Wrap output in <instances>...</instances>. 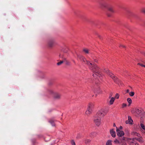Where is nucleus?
I'll return each instance as SVG.
<instances>
[{
  "mask_svg": "<svg viewBox=\"0 0 145 145\" xmlns=\"http://www.w3.org/2000/svg\"><path fill=\"white\" fill-rule=\"evenodd\" d=\"M106 145H112L111 141L108 140L106 143Z\"/></svg>",
  "mask_w": 145,
  "mask_h": 145,
  "instance_id": "obj_24",
  "label": "nucleus"
},
{
  "mask_svg": "<svg viewBox=\"0 0 145 145\" xmlns=\"http://www.w3.org/2000/svg\"><path fill=\"white\" fill-rule=\"evenodd\" d=\"M99 3L101 8H103L107 7L108 10L111 13H114L115 12L113 7H112L109 6L107 7L108 4L105 1L100 0L99 1Z\"/></svg>",
  "mask_w": 145,
  "mask_h": 145,
  "instance_id": "obj_2",
  "label": "nucleus"
},
{
  "mask_svg": "<svg viewBox=\"0 0 145 145\" xmlns=\"http://www.w3.org/2000/svg\"><path fill=\"white\" fill-rule=\"evenodd\" d=\"M127 106V105L125 103H123L122 104V107L123 108L126 107Z\"/></svg>",
  "mask_w": 145,
  "mask_h": 145,
  "instance_id": "obj_35",
  "label": "nucleus"
},
{
  "mask_svg": "<svg viewBox=\"0 0 145 145\" xmlns=\"http://www.w3.org/2000/svg\"><path fill=\"white\" fill-rule=\"evenodd\" d=\"M61 56V55L60 54V55H59V56H60V57H61V56Z\"/></svg>",
  "mask_w": 145,
  "mask_h": 145,
  "instance_id": "obj_47",
  "label": "nucleus"
},
{
  "mask_svg": "<svg viewBox=\"0 0 145 145\" xmlns=\"http://www.w3.org/2000/svg\"><path fill=\"white\" fill-rule=\"evenodd\" d=\"M144 63L145 64V63Z\"/></svg>",
  "mask_w": 145,
  "mask_h": 145,
  "instance_id": "obj_48",
  "label": "nucleus"
},
{
  "mask_svg": "<svg viewBox=\"0 0 145 145\" xmlns=\"http://www.w3.org/2000/svg\"><path fill=\"white\" fill-rule=\"evenodd\" d=\"M94 62H97V59H94Z\"/></svg>",
  "mask_w": 145,
  "mask_h": 145,
  "instance_id": "obj_38",
  "label": "nucleus"
},
{
  "mask_svg": "<svg viewBox=\"0 0 145 145\" xmlns=\"http://www.w3.org/2000/svg\"><path fill=\"white\" fill-rule=\"evenodd\" d=\"M91 141V140L89 139H86L85 140V143L86 144H88Z\"/></svg>",
  "mask_w": 145,
  "mask_h": 145,
  "instance_id": "obj_27",
  "label": "nucleus"
},
{
  "mask_svg": "<svg viewBox=\"0 0 145 145\" xmlns=\"http://www.w3.org/2000/svg\"><path fill=\"white\" fill-rule=\"evenodd\" d=\"M120 142V145H127L126 140H127V138L124 137H120L119 138Z\"/></svg>",
  "mask_w": 145,
  "mask_h": 145,
  "instance_id": "obj_9",
  "label": "nucleus"
},
{
  "mask_svg": "<svg viewBox=\"0 0 145 145\" xmlns=\"http://www.w3.org/2000/svg\"><path fill=\"white\" fill-rule=\"evenodd\" d=\"M101 118L96 116H94V122L96 125L97 126H99L101 123Z\"/></svg>",
  "mask_w": 145,
  "mask_h": 145,
  "instance_id": "obj_7",
  "label": "nucleus"
},
{
  "mask_svg": "<svg viewBox=\"0 0 145 145\" xmlns=\"http://www.w3.org/2000/svg\"><path fill=\"white\" fill-rule=\"evenodd\" d=\"M49 92L50 94H53L54 98L56 99H59L61 97V95L60 94L57 93H54L53 91L52 90H50Z\"/></svg>",
  "mask_w": 145,
  "mask_h": 145,
  "instance_id": "obj_8",
  "label": "nucleus"
},
{
  "mask_svg": "<svg viewBox=\"0 0 145 145\" xmlns=\"http://www.w3.org/2000/svg\"><path fill=\"white\" fill-rule=\"evenodd\" d=\"M64 62H65V64L69 66L71 65L70 62L67 60L66 58L64 59Z\"/></svg>",
  "mask_w": 145,
  "mask_h": 145,
  "instance_id": "obj_15",
  "label": "nucleus"
},
{
  "mask_svg": "<svg viewBox=\"0 0 145 145\" xmlns=\"http://www.w3.org/2000/svg\"><path fill=\"white\" fill-rule=\"evenodd\" d=\"M97 92L98 93H99V91H97Z\"/></svg>",
  "mask_w": 145,
  "mask_h": 145,
  "instance_id": "obj_46",
  "label": "nucleus"
},
{
  "mask_svg": "<svg viewBox=\"0 0 145 145\" xmlns=\"http://www.w3.org/2000/svg\"><path fill=\"white\" fill-rule=\"evenodd\" d=\"M127 100L129 105L132 103V100L131 98H129L127 99Z\"/></svg>",
  "mask_w": 145,
  "mask_h": 145,
  "instance_id": "obj_23",
  "label": "nucleus"
},
{
  "mask_svg": "<svg viewBox=\"0 0 145 145\" xmlns=\"http://www.w3.org/2000/svg\"><path fill=\"white\" fill-rule=\"evenodd\" d=\"M120 129L121 130V129H122V127L121 126H120Z\"/></svg>",
  "mask_w": 145,
  "mask_h": 145,
  "instance_id": "obj_40",
  "label": "nucleus"
},
{
  "mask_svg": "<svg viewBox=\"0 0 145 145\" xmlns=\"http://www.w3.org/2000/svg\"><path fill=\"white\" fill-rule=\"evenodd\" d=\"M137 65H140V66L141 67H145V65H143V64H142L141 63H138L137 64Z\"/></svg>",
  "mask_w": 145,
  "mask_h": 145,
  "instance_id": "obj_31",
  "label": "nucleus"
},
{
  "mask_svg": "<svg viewBox=\"0 0 145 145\" xmlns=\"http://www.w3.org/2000/svg\"><path fill=\"white\" fill-rule=\"evenodd\" d=\"M71 143L72 145H76L75 143L73 140H72Z\"/></svg>",
  "mask_w": 145,
  "mask_h": 145,
  "instance_id": "obj_34",
  "label": "nucleus"
},
{
  "mask_svg": "<svg viewBox=\"0 0 145 145\" xmlns=\"http://www.w3.org/2000/svg\"><path fill=\"white\" fill-rule=\"evenodd\" d=\"M94 106L93 104L92 103H89L88 105L87 110L85 112L87 115L88 116L92 113Z\"/></svg>",
  "mask_w": 145,
  "mask_h": 145,
  "instance_id": "obj_3",
  "label": "nucleus"
},
{
  "mask_svg": "<svg viewBox=\"0 0 145 145\" xmlns=\"http://www.w3.org/2000/svg\"><path fill=\"white\" fill-rule=\"evenodd\" d=\"M144 56H145V53H144Z\"/></svg>",
  "mask_w": 145,
  "mask_h": 145,
  "instance_id": "obj_45",
  "label": "nucleus"
},
{
  "mask_svg": "<svg viewBox=\"0 0 145 145\" xmlns=\"http://www.w3.org/2000/svg\"><path fill=\"white\" fill-rule=\"evenodd\" d=\"M111 95H110V96H109V98H111Z\"/></svg>",
  "mask_w": 145,
  "mask_h": 145,
  "instance_id": "obj_44",
  "label": "nucleus"
},
{
  "mask_svg": "<svg viewBox=\"0 0 145 145\" xmlns=\"http://www.w3.org/2000/svg\"><path fill=\"white\" fill-rule=\"evenodd\" d=\"M135 94V93L134 92H130L129 93V95L131 96H133Z\"/></svg>",
  "mask_w": 145,
  "mask_h": 145,
  "instance_id": "obj_26",
  "label": "nucleus"
},
{
  "mask_svg": "<svg viewBox=\"0 0 145 145\" xmlns=\"http://www.w3.org/2000/svg\"><path fill=\"white\" fill-rule=\"evenodd\" d=\"M120 142V140L119 139V140L116 139L114 141V142L115 144H119Z\"/></svg>",
  "mask_w": 145,
  "mask_h": 145,
  "instance_id": "obj_20",
  "label": "nucleus"
},
{
  "mask_svg": "<svg viewBox=\"0 0 145 145\" xmlns=\"http://www.w3.org/2000/svg\"><path fill=\"white\" fill-rule=\"evenodd\" d=\"M120 47H122L124 48H125V46L123 45H121V44L120 45Z\"/></svg>",
  "mask_w": 145,
  "mask_h": 145,
  "instance_id": "obj_36",
  "label": "nucleus"
},
{
  "mask_svg": "<svg viewBox=\"0 0 145 145\" xmlns=\"http://www.w3.org/2000/svg\"><path fill=\"white\" fill-rule=\"evenodd\" d=\"M130 145H138V144L135 142H130Z\"/></svg>",
  "mask_w": 145,
  "mask_h": 145,
  "instance_id": "obj_22",
  "label": "nucleus"
},
{
  "mask_svg": "<svg viewBox=\"0 0 145 145\" xmlns=\"http://www.w3.org/2000/svg\"><path fill=\"white\" fill-rule=\"evenodd\" d=\"M107 73L108 75L112 79L114 82L118 84L120 82V80L116 76H115L112 73L110 72L109 71H108Z\"/></svg>",
  "mask_w": 145,
  "mask_h": 145,
  "instance_id": "obj_5",
  "label": "nucleus"
},
{
  "mask_svg": "<svg viewBox=\"0 0 145 145\" xmlns=\"http://www.w3.org/2000/svg\"><path fill=\"white\" fill-rule=\"evenodd\" d=\"M63 62H64V61H60V62H59L57 63V65H60L61 64H62Z\"/></svg>",
  "mask_w": 145,
  "mask_h": 145,
  "instance_id": "obj_28",
  "label": "nucleus"
},
{
  "mask_svg": "<svg viewBox=\"0 0 145 145\" xmlns=\"http://www.w3.org/2000/svg\"><path fill=\"white\" fill-rule=\"evenodd\" d=\"M97 134V133L95 132H93L90 134L89 136L91 137H94L96 136Z\"/></svg>",
  "mask_w": 145,
  "mask_h": 145,
  "instance_id": "obj_14",
  "label": "nucleus"
},
{
  "mask_svg": "<svg viewBox=\"0 0 145 145\" xmlns=\"http://www.w3.org/2000/svg\"><path fill=\"white\" fill-rule=\"evenodd\" d=\"M83 51L86 54H89V50L87 49L84 48L83 49Z\"/></svg>",
  "mask_w": 145,
  "mask_h": 145,
  "instance_id": "obj_19",
  "label": "nucleus"
},
{
  "mask_svg": "<svg viewBox=\"0 0 145 145\" xmlns=\"http://www.w3.org/2000/svg\"><path fill=\"white\" fill-rule=\"evenodd\" d=\"M129 89H127L126 91V92L127 93H129Z\"/></svg>",
  "mask_w": 145,
  "mask_h": 145,
  "instance_id": "obj_39",
  "label": "nucleus"
},
{
  "mask_svg": "<svg viewBox=\"0 0 145 145\" xmlns=\"http://www.w3.org/2000/svg\"><path fill=\"white\" fill-rule=\"evenodd\" d=\"M116 132H117V134L119 136V138L120 137H122L123 136L124 134V133L123 131L120 130L119 129H118L117 127H116Z\"/></svg>",
  "mask_w": 145,
  "mask_h": 145,
  "instance_id": "obj_10",
  "label": "nucleus"
},
{
  "mask_svg": "<svg viewBox=\"0 0 145 145\" xmlns=\"http://www.w3.org/2000/svg\"><path fill=\"white\" fill-rule=\"evenodd\" d=\"M98 37L100 39H101V36L100 35H98Z\"/></svg>",
  "mask_w": 145,
  "mask_h": 145,
  "instance_id": "obj_41",
  "label": "nucleus"
},
{
  "mask_svg": "<svg viewBox=\"0 0 145 145\" xmlns=\"http://www.w3.org/2000/svg\"><path fill=\"white\" fill-rule=\"evenodd\" d=\"M119 94L118 93H116V95H115L114 98L116 99H118L119 98Z\"/></svg>",
  "mask_w": 145,
  "mask_h": 145,
  "instance_id": "obj_30",
  "label": "nucleus"
},
{
  "mask_svg": "<svg viewBox=\"0 0 145 145\" xmlns=\"http://www.w3.org/2000/svg\"><path fill=\"white\" fill-rule=\"evenodd\" d=\"M115 100V98L113 97L111 98L110 101V105H112Z\"/></svg>",
  "mask_w": 145,
  "mask_h": 145,
  "instance_id": "obj_17",
  "label": "nucleus"
},
{
  "mask_svg": "<svg viewBox=\"0 0 145 145\" xmlns=\"http://www.w3.org/2000/svg\"><path fill=\"white\" fill-rule=\"evenodd\" d=\"M78 57L88 66L89 69L94 73L93 74V77L97 78L98 80L102 79L103 77L100 73L101 69L96 65L92 64L88 61H86L85 58L81 55H78Z\"/></svg>",
  "mask_w": 145,
  "mask_h": 145,
  "instance_id": "obj_1",
  "label": "nucleus"
},
{
  "mask_svg": "<svg viewBox=\"0 0 145 145\" xmlns=\"http://www.w3.org/2000/svg\"><path fill=\"white\" fill-rule=\"evenodd\" d=\"M106 114V112L104 109H101L99 110L95 115L96 116L101 118L104 117Z\"/></svg>",
  "mask_w": 145,
  "mask_h": 145,
  "instance_id": "obj_4",
  "label": "nucleus"
},
{
  "mask_svg": "<svg viewBox=\"0 0 145 145\" xmlns=\"http://www.w3.org/2000/svg\"><path fill=\"white\" fill-rule=\"evenodd\" d=\"M141 12L144 13V14H145V8H142L141 10Z\"/></svg>",
  "mask_w": 145,
  "mask_h": 145,
  "instance_id": "obj_33",
  "label": "nucleus"
},
{
  "mask_svg": "<svg viewBox=\"0 0 145 145\" xmlns=\"http://www.w3.org/2000/svg\"><path fill=\"white\" fill-rule=\"evenodd\" d=\"M81 137V135L80 134H78L76 137L77 139H79Z\"/></svg>",
  "mask_w": 145,
  "mask_h": 145,
  "instance_id": "obj_29",
  "label": "nucleus"
},
{
  "mask_svg": "<svg viewBox=\"0 0 145 145\" xmlns=\"http://www.w3.org/2000/svg\"><path fill=\"white\" fill-rule=\"evenodd\" d=\"M140 126L141 128L145 131L144 133H145V126L142 123L140 124Z\"/></svg>",
  "mask_w": 145,
  "mask_h": 145,
  "instance_id": "obj_25",
  "label": "nucleus"
},
{
  "mask_svg": "<svg viewBox=\"0 0 145 145\" xmlns=\"http://www.w3.org/2000/svg\"><path fill=\"white\" fill-rule=\"evenodd\" d=\"M133 121L131 119V117L130 116H128V120L125 121L126 124H132Z\"/></svg>",
  "mask_w": 145,
  "mask_h": 145,
  "instance_id": "obj_11",
  "label": "nucleus"
},
{
  "mask_svg": "<svg viewBox=\"0 0 145 145\" xmlns=\"http://www.w3.org/2000/svg\"><path fill=\"white\" fill-rule=\"evenodd\" d=\"M116 126V124L115 123H114V124H113V126L114 127H115Z\"/></svg>",
  "mask_w": 145,
  "mask_h": 145,
  "instance_id": "obj_42",
  "label": "nucleus"
},
{
  "mask_svg": "<svg viewBox=\"0 0 145 145\" xmlns=\"http://www.w3.org/2000/svg\"><path fill=\"white\" fill-rule=\"evenodd\" d=\"M49 122L52 124V126H54L55 125L54 120H51L49 121Z\"/></svg>",
  "mask_w": 145,
  "mask_h": 145,
  "instance_id": "obj_21",
  "label": "nucleus"
},
{
  "mask_svg": "<svg viewBox=\"0 0 145 145\" xmlns=\"http://www.w3.org/2000/svg\"><path fill=\"white\" fill-rule=\"evenodd\" d=\"M107 15L108 17H110L111 15L110 14H109V13H107Z\"/></svg>",
  "mask_w": 145,
  "mask_h": 145,
  "instance_id": "obj_37",
  "label": "nucleus"
},
{
  "mask_svg": "<svg viewBox=\"0 0 145 145\" xmlns=\"http://www.w3.org/2000/svg\"><path fill=\"white\" fill-rule=\"evenodd\" d=\"M137 138H135L136 140L138 141L140 143H142L144 142V140L140 136V137H138Z\"/></svg>",
  "mask_w": 145,
  "mask_h": 145,
  "instance_id": "obj_13",
  "label": "nucleus"
},
{
  "mask_svg": "<svg viewBox=\"0 0 145 145\" xmlns=\"http://www.w3.org/2000/svg\"><path fill=\"white\" fill-rule=\"evenodd\" d=\"M62 51L64 52V53H66L67 52V51H68V49H67L66 50H65V49L64 48H63L62 50Z\"/></svg>",
  "mask_w": 145,
  "mask_h": 145,
  "instance_id": "obj_32",
  "label": "nucleus"
},
{
  "mask_svg": "<svg viewBox=\"0 0 145 145\" xmlns=\"http://www.w3.org/2000/svg\"><path fill=\"white\" fill-rule=\"evenodd\" d=\"M132 135L135 136H137L138 137H140V136H141L140 134L135 132H132Z\"/></svg>",
  "mask_w": 145,
  "mask_h": 145,
  "instance_id": "obj_16",
  "label": "nucleus"
},
{
  "mask_svg": "<svg viewBox=\"0 0 145 145\" xmlns=\"http://www.w3.org/2000/svg\"><path fill=\"white\" fill-rule=\"evenodd\" d=\"M110 133L112 137H116V132L113 129L110 130Z\"/></svg>",
  "mask_w": 145,
  "mask_h": 145,
  "instance_id": "obj_12",
  "label": "nucleus"
},
{
  "mask_svg": "<svg viewBox=\"0 0 145 145\" xmlns=\"http://www.w3.org/2000/svg\"><path fill=\"white\" fill-rule=\"evenodd\" d=\"M72 61L74 63H75V61L74 60H72Z\"/></svg>",
  "mask_w": 145,
  "mask_h": 145,
  "instance_id": "obj_43",
  "label": "nucleus"
},
{
  "mask_svg": "<svg viewBox=\"0 0 145 145\" xmlns=\"http://www.w3.org/2000/svg\"><path fill=\"white\" fill-rule=\"evenodd\" d=\"M56 43L55 40L54 39H51L48 40L47 45L49 48H52L56 44Z\"/></svg>",
  "mask_w": 145,
  "mask_h": 145,
  "instance_id": "obj_6",
  "label": "nucleus"
},
{
  "mask_svg": "<svg viewBox=\"0 0 145 145\" xmlns=\"http://www.w3.org/2000/svg\"><path fill=\"white\" fill-rule=\"evenodd\" d=\"M135 112L137 114H140L141 112V111L140 110H139L138 109H136L135 110Z\"/></svg>",
  "mask_w": 145,
  "mask_h": 145,
  "instance_id": "obj_18",
  "label": "nucleus"
}]
</instances>
